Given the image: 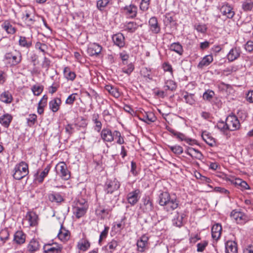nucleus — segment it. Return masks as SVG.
I'll use <instances>...</instances> for the list:
<instances>
[{
	"mask_svg": "<svg viewBox=\"0 0 253 253\" xmlns=\"http://www.w3.org/2000/svg\"><path fill=\"white\" fill-rule=\"evenodd\" d=\"M159 203L161 206H166L168 211L176 209L178 205V202L175 196H170L167 192H162L160 194Z\"/></svg>",
	"mask_w": 253,
	"mask_h": 253,
	"instance_id": "nucleus-1",
	"label": "nucleus"
},
{
	"mask_svg": "<svg viewBox=\"0 0 253 253\" xmlns=\"http://www.w3.org/2000/svg\"><path fill=\"white\" fill-rule=\"evenodd\" d=\"M28 173V165L26 162L21 161L15 166L13 176L16 180H21Z\"/></svg>",
	"mask_w": 253,
	"mask_h": 253,
	"instance_id": "nucleus-2",
	"label": "nucleus"
},
{
	"mask_svg": "<svg viewBox=\"0 0 253 253\" xmlns=\"http://www.w3.org/2000/svg\"><path fill=\"white\" fill-rule=\"evenodd\" d=\"M56 171L62 179L68 180L71 177L70 171L68 169L67 165L64 162L58 163L55 167Z\"/></svg>",
	"mask_w": 253,
	"mask_h": 253,
	"instance_id": "nucleus-3",
	"label": "nucleus"
},
{
	"mask_svg": "<svg viewBox=\"0 0 253 253\" xmlns=\"http://www.w3.org/2000/svg\"><path fill=\"white\" fill-rule=\"evenodd\" d=\"M121 10V12L128 18H134L137 14V7L133 4L122 7Z\"/></svg>",
	"mask_w": 253,
	"mask_h": 253,
	"instance_id": "nucleus-4",
	"label": "nucleus"
},
{
	"mask_svg": "<svg viewBox=\"0 0 253 253\" xmlns=\"http://www.w3.org/2000/svg\"><path fill=\"white\" fill-rule=\"evenodd\" d=\"M4 59L11 66H16L21 62L22 55L19 52H18L17 55H15L12 52L6 53L4 55Z\"/></svg>",
	"mask_w": 253,
	"mask_h": 253,
	"instance_id": "nucleus-5",
	"label": "nucleus"
},
{
	"mask_svg": "<svg viewBox=\"0 0 253 253\" xmlns=\"http://www.w3.org/2000/svg\"><path fill=\"white\" fill-rule=\"evenodd\" d=\"M228 130L235 131L240 127V123L235 115H229L226 119Z\"/></svg>",
	"mask_w": 253,
	"mask_h": 253,
	"instance_id": "nucleus-6",
	"label": "nucleus"
},
{
	"mask_svg": "<svg viewBox=\"0 0 253 253\" xmlns=\"http://www.w3.org/2000/svg\"><path fill=\"white\" fill-rule=\"evenodd\" d=\"M62 249V245L54 242L46 243L43 247L44 253H60Z\"/></svg>",
	"mask_w": 253,
	"mask_h": 253,
	"instance_id": "nucleus-7",
	"label": "nucleus"
},
{
	"mask_svg": "<svg viewBox=\"0 0 253 253\" xmlns=\"http://www.w3.org/2000/svg\"><path fill=\"white\" fill-rule=\"evenodd\" d=\"M141 191L139 189H135L127 194L126 199L128 203L131 206L135 205L140 198Z\"/></svg>",
	"mask_w": 253,
	"mask_h": 253,
	"instance_id": "nucleus-8",
	"label": "nucleus"
},
{
	"mask_svg": "<svg viewBox=\"0 0 253 253\" xmlns=\"http://www.w3.org/2000/svg\"><path fill=\"white\" fill-rule=\"evenodd\" d=\"M230 216L238 224H244L247 220V215L244 213L236 210L231 212Z\"/></svg>",
	"mask_w": 253,
	"mask_h": 253,
	"instance_id": "nucleus-9",
	"label": "nucleus"
},
{
	"mask_svg": "<svg viewBox=\"0 0 253 253\" xmlns=\"http://www.w3.org/2000/svg\"><path fill=\"white\" fill-rule=\"evenodd\" d=\"M120 187V182L116 179L106 182L105 185V190L107 194H112L117 190Z\"/></svg>",
	"mask_w": 253,
	"mask_h": 253,
	"instance_id": "nucleus-10",
	"label": "nucleus"
},
{
	"mask_svg": "<svg viewBox=\"0 0 253 253\" xmlns=\"http://www.w3.org/2000/svg\"><path fill=\"white\" fill-rule=\"evenodd\" d=\"M139 119L147 123L154 122L156 120V117L154 114L151 112H140L138 114Z\"/></svg>",
	"mask_w": 253,
	"mask_h": 253,
	"instance_id": "nucleus-11",
	"label": "nucleus"
},
{
	"mask_svg": "<svg viewBox=\"0 0 253 253\" xmlns=\"http://www.w3.org/2000/svg\"><path fill=\"white\" fill-rule=\"evenodd\" d=\"M100 132L101 138L104 142H111L114 140V132L109 128H104Z\"/></svg>",
	"mask_w": 253,
	"mask_h": 253,
	"instance_id": "nucleus-12",
	"label": "nucleus"
},
{
	"mask_svg": "<svg viewBox=\"0 0 253 253\" xmlns=\"http://www.w3.org/2000/svg\"><path fill=\"white\" fill-rule=\"evenodd\" d=\"M22 20L28 27H31L35 23V17L30 10H26L22 13Z\"/></svg>",
	"mask_w": 253,
	"mask_h": 253,
	"instance_id": "nucleus-13",
	"label": "nucleus"
},
{
	"mask_svg": "<svg viewBox=\"0 0 253 253\" xmlns=\"http://www.w3.org/2000/svg\"><path fill=\"white\" fill-rule=\"evenodd\" d=\"M18 45L22 48L29 49L32 46V38L20 36L18 41Z\"/></svg>",
	"mask_w": 253,
	"mask_h": 253,
	"instance_id": "nucleus-14",
	"label": "nucleus"
},
{
	"mask_svg": "<svg viewBox=\"0 0 253 253\" xmlns=\"http://www.w3.org/2000/svg\"><path fill=\"white\" fill-rule=\"evenodd\" d=\"M112 40L115 45L122 48L125 45V39L123 34L118 33L112 36Z\"/></svg>",
	"mask_w": 253,
	"mask_h": 253,
	"instance_id": "nucleus-15",
	"label": "nucleus"
},
{
	"mask_svg": "<svg viewBox=\"0 0 253 253\" xmlns=\"http://www.w3.org/2000/svg\"><path fill=\"white\" fill-rule=\"evenodd\" d=\"M143 204L140 208L144 212H149L153 210V205L152 200L149 197L142 199Z\"/></svg>",
	"mask_w": 253,
	"mask_h": 253,
	"instance_id": "nucleus-16",
	"label": "nucleus"
},
{
	"mask_svg": "<svg viewBox=\"0 0 253 253\" xmlns=\"http://www.w3.org/2000/svg\"><path fill=\"white\" fill-rule=\"evenodd\" d=\"M148 237L144 235L138 240L137 242V251L140 252H144L148 245Z\"/></svg>",
	"mask_w": 253,
	"mask_h": 253,
	"instance_id": "nucleus-17",
	"label": "nucleus"
},
{
	"mask_svg": "<svg viewBox=\"0 0 253 253\" xmlns=\"http://www.w3.org/2000/svg\"><path fill=\"white\" fill-rule=\"evenodd\" d=\"M102 49V46L98 43H93L91 44L87 49V53L91 56H97L99 54Z\"/></svg>",
	"mask_w": 253,
	"mask_h": 253,
	"instance_id": "nucleus-18",
	"label": "nucleus"
},
{
	"mask_svg": "<svg viewBox=\"0 0 253 253\" xmlns=\"http://www.w3.org/2000/svg\"><path fill=\"white\" fill-rule=\"evenodd\" d=\"M185 152L193 158L200 160L203 158V155H202V153L198 150L192 147H188L185 150Z\"/></svg>",
	"mask_w": 253,
	"mask_h": 253,
	"instance_id": "nucleus-19",
	"label": "nucleus"
},
{
	"mask_svg": "<svg viewBox=\"0 0 253 253\" xmlns=\"http://www.w3.org/2000/svg\"><path fill=\"white\" fill-rule=\"evenodd\" d=\"M26 235L22 231H17L14 235L13 242L18 245L24 244L26 241Z\"/></svg>",
	"mask_w": 253,
	"mask_h": 253,
	"instance_id": "nucleus-20",
	"label": "nucleus"
},
{
	"mask_svg": "<svg viewBox=\"0 0 253 253\" xmlns=\"http://www.w3.org/2000/svg\"><path fill=\"white\" fill-rule=\"evenodd\" d=\"M149 26L150 30L154 34H158L160 32V27L158 23V20L156 17H152L149 20Z\"/></svg>",
	"mask_w": 253,
	"mask_h": 253,
	"instance_id": "nucleus-21",
	"label": "nucleus"
},
{
	"mask_svg": "<svg viewBox=\"0 0 253 253\" xmlns=\"http://www.w3.org/2000/svg\"><path fill=\"white\" fill-rule=\"evenodd\" d=\"M221 231L222 226L220 224H214L211 228L212 238L216 241L218 240L220 237Z\"/></svg>",
	"mask_w": 253,
	"mask_h": 253,
	"instance_id": "nucleus-22",
	"label": "nucleus"
},
{
	"mask_svg": "<svg viewBox=\"0 0 253 253\" xmlns=\"http://www.w3.org/2000/svg\"><path fill=\"white\" fill-rule=\"evenodd\" d=\"M1 28L7 34L13 35L16 32V28L13 26L9 21H4L1 25Z\"/></svg>",
	"mask_w": 253,
	"mask_h": 253,
	"instance_id": "nucleus-23",
	"label": "nucleus"
},
{
	"mask_svg": "<svg viewBox=\"0 0 253 253\" xmlns=\"http://www.w3.org/2000/svg\"><path fill=\"white\" fill-rule=\"evenodd\" d=\"M220 12L228 18H232L235 14L232 8L228 4L222 5L220 8Z\"/></svg>",
	"mask_w": 253,
	"mask_h": 253,
	"instance_id": "nucleus-24",
	"label": "nucleus"
},
{
	"mask_svg": "<svg viewBox=\"0 0 253 253\" xmlns=\"http://www.w3.org/2000/svg\"><path fill=\"white\" fill-rule=\"evenodd\" d=\"M226 253H237V244L234 241H228L225 243Z\"/></svg>",
	"mask_w": 253,
	"mask_h": 253,
	"instance_id": "nucleus-25",
	"label": "nucleus"
},
{
	"mask_svg": "<svg viewBox=\"0 0 253 253\" xmlns=\"http://www.w3.org/2000/svg\"><path fill=\"white\" fill-rule=\"evenodd\" d=\"M61 104V100L60 98H54L49 103V109L53 112H56L59 110Z\"/></svg>",
	"mask_w": 253,
	"mask_h": 253,
	"instance_id": "nucleus-26",
	"label": "nucleus"
},
{
	"mask_svg": "<svg viewBox=\"0 0 253 253\" xmlns=\"http://www.w3.org/2000/svg\"><path fill=\"white\" fill-rule=\"evenodd\" d=\"M186 216V214L184 213L177 212L172 219V223L174 225L180 227L183 223V220Z\"/></svg>",
	"mask_w": 253,
	"mask_h": 253,
	"instance_id": "nucleus-27",
	"label": "nucleus"
},
{
	"mask_svg": "<svg viewBox=\"0 0 253 253\" xmlns=\"http://www.w3.org/2000/svg\"><path fill=\"white\" fill-rule=\"evenodd\" d=\"M51 166L50 164L48 165L43 170L42 172H41L40 175H38V172H37L35 176H36V179L39 182L42 183L44 180V178L48 175L49 171L51 169Z\"/></svg>",
	"mask_w": 253,
	"mask_h": 253,
	"instance_id": "nucleus-28",
	"label": "nucleus"
},
{
	"mask_svg": "<svg viewBox=\"0 0 253 253\" xmlns=\"http://www.w3.org/2000/svg\"><path fill=\"white\" fill-rule=\"evenodd\" d=\"M240 55V50L237 47L232 48L229 51L227 55V59L230 62L233 61L237 59Z\"/></svg>",
	"mask_w": 253,
	"mask_h": 253,
	"instance_id": "nucleus-29",
	"label": "nucleus"
},
{
	"mask_svg": "<svg viewBox=\"0 0 253 253\" xmlns=\"http://www.w3.org/2000/svg\"><path fill=\"white\" fill-rule=\"evenodd\" d=\"M90 247V243L86 238H83L78 243L77 247L81 251L85 252Z\"/></svg>",
	"mask_w": 253,
	"mask_h": 253,
	"instance_id": "nucleus-30",
	"label": "nucleus"
},
{
	"mask_svg": "<svg viewBox=\"0 0 253 253\" xmlns=\"http://www.w3.org/2000/svg\"><path fill=\"white\" fill-rule=\"evenodd\" d=\"M26 218L30 226H36L38 224V215L34 212H27Z\"/></svg>",
	"mask_w": 253,
	"mask_h": 253,
	"instance_id": "nucleus-31",
	"label": "nucleus"
},
{
	"mask_svg": "<svg viewBox=\"0 0 253 253\" xmlns=\"http://www.w3.org/2000/svg\"><path fill=\"white\" fill-rule=\"evenodd\" d=\"M112 3V0H98L96 1V7L99 11L103 12L106 8Z\"/></svg>",
	"mask_w": 253,
	"mask_h": 253,
	"instance_id": "nucleus-32",
	"label": "nucleus"
},
{
	"mask_svg": "<svg viewBox=\"0 0 253 253\" xmlns=\"http://www.w3.org/2000/svg\"><path fill=\"white\" fill-rule=\"evenodd\" d=\"M213 61V56L211 54L204 56L198 65L199 68H203L205 66L209 65Z\"/></svg>",
	"mask_w": 253,
	"mask_h": 253,
	"instance_id": "nucleus-33",
	"label": "nucleus"
},
{
	"mask_svg": "<svg viewBox=\"0 0 253 253\" xmlns=\"http://www.w3.org/2000/svg\"><path fill=\"white\" fill-rule=\"evenodd\" d=\"M87 209L85 207H79L74 206L73 208V214L77 218H80L84 216L86 212Z\"/></svg>",
	"mask_w": 253,
	"mask_h": 253,
	"instance_id": "nucleus-34",
	"label": "nucleus"
},
{
	"mask_svg": "<svg viewBox=\"0 0 253 253\" xmlns=\"http://www.w3.org/2000/svg\"><path fill=\"white\" fill-rule=\"evenodd\" d=\"M99 115L97 113H95L92 115V121L95 125L94 126V129L95 130L99 132L102 128V123L99 120Z\"/></svg>",
	"mask_w": 253,
	"mask_h": 253,
	"instance_id": "nucleus-35",
	"label": "nucleus"
},
{
	"mask_svg": "<svg viewBox=\"0 0 253 253\" xmlns=\"http://www.w3.org/2000/svg\"><path fill=\"white\" fill-rule=\"evenodd\" d=\"M12 116L9 114H6L0 117V123L5 127L7 128L12 120Z\"/></svg>",
	"mask_w": 253,
	"mask_h": 253,
	"instance_id": "nucleus-36",
	"label": "nucleus"
},
{
	"mask_svg": "<svg viewBox=\"0 0 253 253\" xmlns=\"http://www.w3.org/2000/svg\"><path fill=\"white\" fill-rule=\"evenodd\" d=\"M202 137L204 141L210 146H213L215 145V141L211 135L206 131L203 132Z\"/></svg>",
	"mask_w": 253,
	"mask_h": 253,
	"instance_id": "nucleus-37",
	"label": "nucleus"
},
{
	"mask_svg": "<svg viewBox=\"0 0 253 253\" xmlns=\"http://www.w3.org/2000/svg\"><path fill=\"white\" fill-rule=\"evenodd\" d=\"M48 199L51 202L60 203L64 201L63 196L59 193L53 192L48 195Z\"/></svg>",
	"mask_w": 253,
	"mask_h": 253,
	"instance_id": "nucleus-38",
	"label": "nucleus"
},
{
	"mask_svg": "<svg viewBox=\"0 0 253 253\" xmlns=\"http://www.w3.org/2000/svg\"><path fill=\"white\" fill-rule=\"evenodd\" d=\"M63 74L65 77L68 81H73L76 77L75 73L72 71L69 67H65L64 68Z\"/></svg>",
	"mask_w": 253,
	"mask_h": 253,
	"instance_id": "nucleus-39",
	"label": "nucleus"
},
{
	"mask_svg": "<svg viewBox=\"0 0 253 253\" xmlns=\"http://www.w3.org/2000/svg\"><path fill=\"white\" fill-rule=\"evenodd\" d=\"M0 100L5 103L9 104L12 101L13 97L8 91H5L0 94Z\"/></svg>",
	"mask_w": 253,
	"mask_h": 253,
	"instance_id": "nucleus-40",
	"label": "nucleus"
},
{
	"mask_svg": "<svg viewBox=\"0 0 253 253\" xmlns=\"http://www.w3.org/2000/svg\"><path fill=\"white\" fill-rule=\"evenodd\" d=\"M169 49L176 52L179 55H181L183 53V47L179 42L171 43L170 45Z\"/></svg>",
	"mask_w": 253,
	"mask_h": 253,
	"instance_id": "nucleus-41",
	"label": "nucleus"
},
{
	"mask_svg": "<svg viewBox=\"0 0 253 253\" xmlns=\"http://www.w3.org/2000/svg\"><path fill=\"white\" fill-rule=\"evenodd\" d=\"M229 180L231 181V182L234 184L240 186L242 190L249 189L250 188V187L247 183L246 181L242 180L240 178H235L232 180L229 179Z\"/></svg>",
	"mask_w": 253,
	"mask_h": 253,
	"instance_id": "nucleus-42",
	"label": "nucleus"
},
{
	"mask_svg": "<svg viewBox=\"0 0 253 253\" xmlns=\"http://www.w3.org/2000/svg\"><path fill=\"white\" fill-rule=\"evenodd\" d=\"M140 75L146 80H152V70L150 68L147 67H143L140 70Z\"/></svg>",
	"mask_w": 253,
	"mask_h": 253,
	"instance_id": "nucleus-43",
	"label": "nucleus"
},
{
	"mask_svg": "<svg viewBox=\"0 0 253 253\" xmlns=\"http://www.w3.org/2000/svg\"><path fill=\"white\" fill-rule=\"evenodd\" d=\"M40 245L38 241L35 239L32 240L28 245L27 249L28 251L33 253L37 251L39 249Z\"/></svg>",
	"mask_w": 253,
	"mask_h": 253,
	"instance_id": "nucleus-44",
	"label": "nucleus"
},
{
	"mask_svg": "<svg viewBox=\"0 0 253 253\" xmlns=\"http://www.w3.org/2000/svg\"><path fill=\"white\" fill-rule=\"evenodd\" d=\"M118 245V242L113 239L109 242L106 246H104V248L106 251L112 253L113 251L116 250Z\"/></svg>",
	"mask_w": 253,
	"mask_h": 253,
	"instance_id": "nucleus-45",
	"label": "nucleus"
},
{
	"mask_svg": "<svg viewBox=\"0 0 253 253\" xmlns=\"http://www.w3.org/2000/svg\"><path fill=\"white\" fill-rule=\"evenodd\" d=\"M105 88L110 94L116 98L119 97L120 95L118 89L112 85L107 84L105 85Z\"/></svg>",
	"mask_w": 253,
	"mask_h": 253,
	"instance_id": "nucleus-46",
	"label": "nucleus"
},
{
	"mask_svg": "<svg viewBox=\"0 0 253 253\" xmlns=\"http://www.w3.org/2000/svg\"><path fill=\"white\" fill-rule=\"evenodd\" d=\"M138 27V25L134 22H129L124 26L125 30L130 33L134 32Z\"/></svg>",
	"mask_w": 253,
	"mask_h": 253,
	"instance_id": "nucleus-47",
	"label": "nucleus"
},
{
	"mask_svg": "<svg viewBox=\"0 0 253 253\" xmlns=\"http://www.w3.org/2000/svg\"><path fill=\"white\" fill-rule=\"evenodd\" d=\"M58 236L61 240H66L69 238V232L66 230L63 225H61V228L58 234Z\"/></svg>",
	"mask_w": 253,
	"mask_h": 253,
	"instance_id": "nucleus-48",
	"label": "nucleus"
},
{
	"mask_svg": "<svg viewBox=\"0 0 253 253\" xmlns=\"http://www.w3.org/2000/svg\"><path fill=\"white\" fill-rule=\"evenodd\" d=\"M183 98L185 99V102L189 105H193L195 103L196 100L194 94L186 92L185 94L183 96Z\"/></svg>",
	"mask_w": 253,
	"mask_h": 253,
	"instance_id": "nucleus-49",
	"label": "nucleus"
},
{
	"mask_svg": "<svg viewBox=\"0 0 253 253\" xmlns=\"http://www.w3.org/2000/svg\"><path fill=\"white\" fill-rule=\"evenodd\" d=\"M242 7L245 11H251L253 8V0H244Z\"/></svg>",
	"mask_w": 253,
	"mask_h": 253,
	"instance_id": "nucleus-50",
	"label": "nucleus"
},
{
	"mask_svg": "<svg viewBox=\"0 0 253 253\" xmlns=\"http://www.w3.org/2000/svg\"><path fill=\"white\" fill-rule=\"evenodd\" d=\"M174 136L181 141H185L189 144H191V142L193 141L191 138H187L184 134L179 132L176 131Z\"/></svg>",
	"mask_w": 253,
	"mask_h": 253,
	"instance_id": "nucleus-51",
	"label": "nucleus"
},
{
	"mask_svg": "<svg viewBox=\"0 0 253 253\" xmlns=\"http://www.w3.org/2000/svg\"><path fill=\"white\" fill-rule=\"evenodd\" d=\"M177 85L175 82L172 80H168L165 82V87L167 90H170L171 91L175 90L176 88Z\"/></svg>",
	"mask_w": 253,
	"mask_h": 253,
	"instance_id": "nucleus-52",
	"label": "nucleus"
},
{
	"mask_svg": "<svg viewBox=\"0 0 253 253\" xmlns=\"http://www.w3.org/2000/svg\"><path fill=\"white\" fill-rule=\"evenodd\" d=\"M37 121V116L35 114H32L29 115L27 118V122L29 126H34Z\"/></svg>",
	"mask_w": 253,
	"mask_h": 253,
	"instance_id": "nucleus-53",
	"label": "nucleus"
},
{
	"mask_svg": "<svg viewBox=\"0 0 253 253\" xmlns=\"http://www.w3.org/2000/svg\"><path fill=\"white\" fill-rule=\"evenodd\" d=\"M125 217H124L123 219H122L120 222H115L114 223L113 228L115 230H117V232H121L122 230L125 227Z\"/></svg>",
	"mask_w": 253,
	"mask_h": 253,
	"instance_id": "nucleus-54",
	"label": "nucleus"
},
{
	"mask_svg": "<svg viewBox=\"0 0 253 253\" xmlns=\"http://www.w3.org/2000/svg\"><path fill=\"white\" fill-rule=\"evenodd\" d=\"M214 95V92L211 90H207L203 95V98L205 100L210 101Z\"/></svg>",
	"mask_w": 253,
	"mask_h": 253,
	"instance_id": "nucleus-55",
	"label": "nucleus"
},
{
	"mask_svg": "<svg viewBox=\"0 0 253 253\" xmlns=\"http://www.w3.org/2000/svg\"><path fill=\"white\" fill-rule=\"evenodd\" d=\"M168 147L173 153L176 155H180L183 152L182 147L179 145L169 146Z\"/></svg>",
	"mask_w": 253,
	"mask_h": 253,
	"instance_id": "nucleus-56",
	"label": "nucleus"
},
{
	"mask_svg": "<svg viewBox=\"0 0 253 253\" xmlns=\"http://www.w3.org/2000/svg\"><path fill=\"white\" fill-rule=\"evenodd\" d=\"M109 230V227L108 226H105L104 227V229L101 232L98 241V244L100 245H101L102 240L107 237Z\"/></svg>",
	"mask_w": 253,
	"mask_h": 253,
	"instance_id": "nucleus-57",
	"label": "nucleus"
},
{
	"mask_svg": "<svg viewBox=\"0 0 253 253\" xmlns=\"http://www.w3.org/2000/svg\"><path fill=\"white\" fill-rule=\"evenodd\" d=\"M216 127L218 129L223 132L228 130V127H227V124L226 121L225 122H224L223 121L218 122L216 125Z\"/></svg>",
	"mask_w": 253,
	"mask_h": 253,
	"instance_id": "nucleus-58",
	"label": "nucleus"
},
{
	"mask_svg": "<svg viewBox=\"0 0 253 253\" xmlns=\"http://www.w3.org/2000/svg\"><path fill=\"white\" fill-rule=\"evenodd\" d=\"M134 69V65L132 63H130L128 64L126 67L122 68V72L128 75H129L133 72Z\"/></svg>",
	"mask_w": 253,
	"mask_h": 253,
	"instance_id": "nucleus-59",
	"label": "nucleus"
},
{
	"mask_svg": "<svg viewBox=\"0 0 253 253\" xmlns=\"http://www.w3.org/2000/svg\"><path fill=\"white\" fill-rule=\"evenodd\" d=\"M194 28L197 32L201 33H205L207 30V27L205 24H195L194 26Z\"/></svg>",
	"mask_w": 253,
	"mask_h": 253,
	"instance_id": "nucleus-60",
	"label": "nucleus"
},
{
	"mask_svg": "<svg viewBox=\"0 0 253 253\" xmlns=\"http://www.w3.org/2000/svg\"><path fill=\"white\" fill-rule=\"evenodd\" d=\"M35 48L41 51L43 53V54L45 53V51L48 48L46 44L45 43H41V42H36L35 44Z\"/></svg>",
	"mask_w": 253,
	"mask_h": 253,
	"instance_id": "nucleus-61",
	"label": "nucleus"
},
{
	"mask_svg": "<svg viewBox=\"0 0 253 253\" xmlns=\"http://www.w3.org/2000/svg\"><path fill=\"white\" fill-rule=\"evenodd\" d=\"M32 90L35 95L39 96L43 90V86L35 85L32 86Z\"/></svg>",
	"mask_w": 253,
	"mask_h": 253,
	"instance_id": "nucleus-62",
	"label": "nucleus"
},
{
	"mask_svg": "<svg viewBox=\"0 0 253 253\" xmlns=\"http://www.w3.org/2000/svg\"><path fill=\"white\" fill-rule=\"evenodd\" d=\"M75 207H79L84 208L85 207L86 209H88V204L85 200L84 199H78L75 204Z\"/></svg>",
	"mask_w": 253,
	"mask_h": 253,
	"instance_id": "nucleus-63",
	"label": "nucleus"
},
{
	"mask_svg": "<svg viewBox=\"0 0 253 253\" xmlns=\"http://www.w3.org/2000/svg\"><path fill=\"white\" fill-rule=\"evenodd\" d=\"M114 135H115V138H118L117 143L119 144H123L125 143L124 137L122 136L121 134L119 131L115 130L114 131Z\"/></svg>",
	"mask_w": 253,
	"mask_h": 253,
	"instance_id": "nucleus-64",
	"label": "nucleus"
}]
</instances>
